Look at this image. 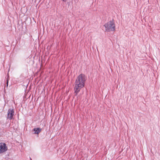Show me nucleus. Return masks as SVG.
Segmentation results:
<instances>
[{"mask_svg":"<svg viewBox=\"0 0 160 160\" xmlns=\"http://www.w3.org/2000/svg\"><path fill=\"white\" fill-rule=\"evenodd\" d=\"M86 80V77L84 74H81L77 77L75 81L74 88L76 96L77 95L81 88L84 87Z\"/></svg>","mask_w":160,"mask_h":160,"instance_id":"nucleus-1","label":"nucleus"},{"mask_svg":"<svg viewBox=\"0 0 160 160\" xmlns=\"http://www.w3.org/2000/svg\"><path fill=\"white\" fill-rule=\"evenodd\" d=\"M106 30L108 32L114 31L115 30V26L113 21H110L104 25Z\"/></svg>","mask_w":160,"mask_h":160,"instance_id":"nucleus-2","label":"nucleus"},{"mask_svg":"<svg viewBox=\"0 0 160 160\" xmlns=\"http://www.w3.org/2000/svg\"><path fill=\"white\" fill-rule=\"evenodd\" d=\"M8 149V148L5 143H0V153H3Z\"/></svg>","mask_w":160,"mask_h":160,"instance_id":"nucleus-3","label":"nucleus"},{"mask_svg":"<svg viewBox=\"0 0 160 160\" xmlns=\"http://www.w3.org/2000/svg\"><path fill=\"white\" fill-rule=\"evenodd\" d=\"M14 113V112L13 109H9L8 111V118L10 119H12Z\"/></svg>","mask_w":160,"mask_h":160,"instance_id":"nucleus-4","label":"nucleus"},{"mask_svg":"<svg viewBox=\"0 0 160 160\" xmlns=\"http://www.w3.org/2000/svg\"><path fill=\"white\" fill-rule=\"evenodd\" d=\"M42 129L40 128H34L33 131L35 132L34 134H38L41 131Z\"/></svg>","mask_w":160,"mask_h":160,"instance_id":"nucleus-5","label":"nucleus"},{"mask_svg":"<svg viewBox=\"0 0 160 160\" xmlns=\"http://www.w3.org/2000/svg\"><path fill=\"white\" fill-rule=\"evenodd\" d=\"M62 1L64 2H66L67 1V0H62Z\"/></svg>","mask_w":160,"mask_h":160,"instance_id":"nucleus-6","label":"nucleus"},{"mask_svg":"<svg viewBox=\"0 0 160 160\" xmlns=\"http://www.w3.org/2000/svg\"><path fill=\"white\" fill-rule=\"evenodd\" d=\"M8 80L7 82V86H8Z\"/></svg>","mask_w":160,"mask_h":160,"instance_id":"nucleus-7","label":"nucleus"}]
</instances>
